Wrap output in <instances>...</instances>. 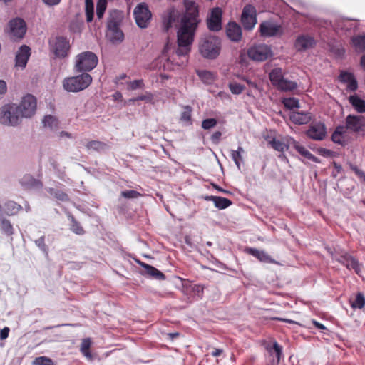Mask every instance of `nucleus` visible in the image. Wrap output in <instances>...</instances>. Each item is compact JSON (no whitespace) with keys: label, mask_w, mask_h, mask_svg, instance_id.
<instances>
[{"label":"nucleus","mask_w":365,"mask_h":365,"mask_svg":"<svg viewBox=\"0 0 365 365\" xmlns=\"http://www.w3.org/2000/svg\"><path fill=\"white\" fill-rule=\"evenodd\" d=\"M184 11L180 17L177 32L178 48L176 54L185 56L190 51V46L194 41V36L199 24V6L195 0H182Z\"/></svg>","instance_id":"1"},{"label":"nucleus","mask_w":365,"mask_h":365,"mask_svg":"<svg viewBox=\"0 0 365 365\" xmlns=\"http://www.w3.org/2000/svg\"><path fill=\"white\" fill-rule=\"evenodd\" d=\"M198 47L202 57L215 59L220 53L221 40L216 36L204 35L200 39Z\"/></svg>","instance_id":"2"},{"label":"nucleus","mask_w":365,"mask_h":365,"mask_svg":"<svg viewBox=\"0 0 365 365\" xmlns=\"http://www.w3.org/2000/svg\"><path fill=\"white\" fill-rule=\"evenodd\" d=\"M328 252L330 254L333 259L345 266L349 271H354L359 274L362 271V265L354 257L349 255L344 250L339 247L327 248Z\"/></svg>","instance_id":"3"},{"label":"nucleus","mask_w":365,"mask_h":365,"mask_svg":"<svg viewBox=\"0 0 365 365\" xmlns=\"http://www.w3.org/2000/svg\"><path fill=\"white\" fill-rule=\"evenodd\" d=\"M92 76L83 73L75 76L65 78L62 82L63 88L68 92L77 93L88 88L92 83Z\"/></svg>","instance_id":"4"},{"label":"nucleus","mask_w":365,"mask_h":365,"mask_svg":"<svg viewBox=\"0 0 365 365\" xmlns=\"http://www.w3.org/2000/svg\"><path fill=\"white\" fill-rule=\"evenodd\" d=\"M98 62L97 56L91 51L79 53L75 58L74 71L78 73H87L94 69Z\"/></svg>","instance_id":"5"},{"label":"nucleus","mask_w":365,"mask_h":365,"mask_svg":"<svg viewBox=\"0 0 365 365\" xmlns=\"http://www.w3.org/2000/svg\"><path fill=\"white\" fill-rule=\"evenodd\" d=\"M17 104L9 103L0 108V123L6 126L18 125L22 118Z\"/></svg>","instance_id":"6"},{"label":"nucleus","mask_w":365,"mask_h":365,"mask_svg":"<svg viewBox=\"0 0 365 365\" xmlns=\"http://www.w3.org/2000/svg\"><path fill=\"white\" fill-rule=\"evenodd\" d=\"M136 24L141 29L148 26L152 14L145 3H140L136 6L133 11Z\"/></svg>","instance_id":"7"},{"label":"nucleus","mask_w":365,"mask_h":365,"mask_svg":"<svg viewBox=\"0 0 365 365\" xmlns=\"http://www.w3.org/2000/svg\"><path fill=\"white\" fill-rule=\"evenodd\" d=\"M248 57L255 61H264L272 56L271 48L266 44L250 47L247 51Z\"/></svg>","instance_id":"8"},{"label":"nucleus","mask_w":365,"mask_h":365,"mask_svg":"<svg viewBox=\"0 0 365 365\" xmlns=\"http://www.w3.org/2000/svg\"><path fill=\"white\" fill-rule=\"evenodd\" d=\"M36 99L34 96L31 94L25 96L20 104L17 105L21 118L31 117L36 112Z\"/></svg>","instance_id":"9"},{"label":"nucleus","mask_w":365,"mask_h":365,"mask_svg":"<svg viewBox=\"0 0 365 365\" xmlns=\"http://www.w3.org/2000/svg\"><path fill=\"white\" fill-rule=\"evenodd\" d=\"M257 11L252 4H246L241 14V23L245 30H252L257 24Z\"/></svg>","instance_id":"10"},{"label":"nucleus","mask_w":365,"mask_h":365,"mask_svg":"<svg viewBox=\"0 0 365 365\" xmlns=\"http://www.w3.org/2000/svg\"><path fill=\"white\" fill-rule=\"evenodd\" d=\"M26 32V24L24 19L14 18L9 22V34L14 41L21 39Z\"/></svg>","instance_id":"11"},{"label":"nucleus","mask_w":365,"mask_h":365,"mask_svg":"<svg viewBox=\"0 0 365 365\" xmlns=\"http://www.w3.org/2000/svg\"><path fill=\"white\" fill-rule=\"evenodd\" d=\"M51 43L52 51L56 57L63 58L68 56L70 43L67 38L57 36Z\"/></svg>","instance_id":"12"},{"label":"nucleus","mask_w":365,"mask_h":365,"mask_svg":"<svg viewBox=\"0 0 365 365\" xmlns=\"http://www.w3.org/2000/svg\"><path fill=\"white\" fill-rule=\"evenodd\" d=\"M178 282H175L177 287L181 289L182 291L186 294L193 293L195 295L201 297V294L203 292V287L200 284H193L188 279H182L179 277H175Z\"/></svg>","instance_id":"13"},{"label":"nucleus","mask_w":365,"mask_h":365,"mask_svg":"<svg viewBox=\"0 0 365 365\" xmlns=\"http://www.w3.org/2000/svg\"><path fill=\"white\" fill-rule=\"evenodd\" d=\"M306 135L310 139L314 140H322L327 135V128L324 123L312 122L309 129L306 131Z\"/></svg>","instance_id":"14"},{"label":"nucleus","mask_w":365,"mask_h":365,"mask_svg":"<svg viewBox=\"0 0 365 365\" xmlns=\"http://www.w3.org/2000/svg\"><path fill=\"white\" fill-rule=\"evenodd\" d=\"M222 11L220 8L212 9L210 16L207 20V27L210 31H218L222 29Z\"/></svg>","instance_id":"15"},{"label":"nucleus","mask_w":365,"mask_h":365,"mask_svg":"<svg viewBox=\"0 0 365 365\" xmlns=\"http://www.w3.org/2000/svg\"><path fill=\"white\" fill-rule=\"evenodd\" d=\"M281 26L271 21H263L259 26V33L263 37L276 36L281 33Z\"/></svg>","instance_id":"16"},{"label":"nucleus","mask_w":365,"mask_h":365,"mask_svg":"<svg viewBox=\"0 0 365 365\" xmlns=\"http://www.w3.org/2000/svg\"><path fill=\"white\" fill-rule=\"evenodd\" d=\"M364 119L362 116L349 115L346 118V128L349 130L358 133L364 125Z\"/></svg>","instance_id":"17"},{"label":"nucleus","mask_w":365,"mask_h":365,"mask_svg":"<svg viewBox=\"0 0 365 365\" xmlns=\"http://www.w3.org/2000/svg\"><path fill=\"white\" fill-rule=\"evenodd\" d=\"M315 43L313 37L308 35H301L296 39L294 46L298 51H304L313 48Z\"/></svg>","instance_id":"18"},{"label":"nucleus","mask_w":365,"mask_h":365,"mask_svg":"<svg viewBox=\"0 0 365 365\" xmlns=\"http://www.w3.org/2000/svg\"><path fill=\"white\" fill-rule=\"evenodd\" d=\"M226 34L232 41L239 42L242 38V29L236 22H229L226 29Z\"/></svg>","instance_id":"19"},{"label":"nucleus","mask_w":365,"mask_h":365,"mask_svg":"<svg viewBox=\"0 0 365 365\" xmlns=\"http://www.w3.org/2000/svg\"><path fill=\"white\" fill-rule=\"evenodd\" d=\"M31 49L26 45L21 46L16 55V66L24 68L26 66L27 61L30 56Z\"/></svg>","instance_id":"20"},{"label":"nucleus","mask_w":365,"mask_h":365,"mask_svg":"<svg viewBox=\"0 0 365 365\" xmlns=\"http://www.w3.org/2000/svg\"><path fill=\"white\" fill-rule=\"evenodd\" d=\"M245 252L255 258H257L259 261L264 263H275L274 259H273L265 251L259 250L253 247H245Z\"/></svg>","instance_id":"21"},{"label":"nucleus","mask_w":365,"mask_h":365,"mask_svg":"<svg viewBox=\"0 0 365 365\" xmlns=\"http://www.w3.org/2000/svg\"><path fill=\"white\" fill-rule=\"evenodd\" d=\"M21 208V205L14 201H8L4 205H0V218L4 217V215H14Z\"/></svg>","instance_id":"22"},{"label":"nucleus","mask_w":365,"mask_h":365,"mask_svg":"<svg viewBox=\"0 0 365 365\" xmlns=\"http://www.w3.org/2000/svg\"><path fill=\"white\" fill-rule=\"evenodd\" d=\"M123 19V13L119 10H112L110 12L109 17L108 19L107 22V28L109 29H116L117 27H120V25Z\"/></svg>","instance_id":"23"},{"label":"nucleus","mask_w":365,"mask_h":365,"mask_svg":"<svg viewBox=\"0 0 365 365\" xmlns=\"http://www.w3.org/2000/svg\"><path fill=\"white\" fill-rule=\"evenodd\" d=\"M289 118L296 125H304L311 120L312 114L308 112H293Z\"/></svg>","instance_id":"24"},{"label":"nucleus","mask_w":365,"mask_h":365,"mask_svg":"<svg viewBox=\"0 0 365 365\" xmlns=\"http://www.w3.org/2000/svg\"><path fill=\"white\" fill-rule=\"evenodd\" d=\"M267 349L270 356L272 357V363L274 365L278 364L282 356V347L277 341H274L272 346H267Z\"/></svg>","instance_id":"25"},{"label":"nucleus","mask_w":365,"mask_h":365,"mask_svg":"<svg viewBox=\"0 0 365 365\" xmlns=\"http://www.w3.org/2000/svg\"><path fill=\"white\" fill-rule=\"evenodd\" d=\"M205 199L207 200L212 201L215 206L220 210L225 209L232 205V201L230 200L222 197L207 196Z\"/></svg>","instance_id":"26"},{"label":"nucleus","mask_w":365,"mask_h":365,"mask_svg":"<svg viewBox=\"0 0 365 365\" xmlns=\"http://www.w3.org/2000/svg\"><path fill=\"white\" fill-rule=\"evenodd\" d=\"M349 101L354 108L359 113H365V101L360 98L358 96H351Z\"/></svg>","instance_id":"27"},{"label":"nucleus","mask_w":365,"mask_h":365,"mask_svg":"<svg viewBox=\"0 0 365 365\" xmlns=\"http://www.w3.org/2000/svg\"><path fill=\"white\" fill-rule=\"evenodd\" d=\"M21 184L26 188L42 187V183L38 180L35 179L29 175H24L21 178Z\"/></svg>","instance_id":"28"},{"label":"nucleus","mask_w":365,"mask_h":365,"mask_svg":"<svg viewBox=\"0 0 365 365\" xmlns=\"http://www.w3.org/2000/svg\"><path fill=\"white\" fill-rule=\"evenodd\" d=\"M197 74L205 84H212L216 78V75L214 73L206 70H198Z\"/></svg>","instance_id":"29"},{"label":"nucleus","mask_w":365,"mask_h":365,"mask_svg":"<svg viewBox=\"0 0 365 365\" xmlns=\"http://www.w3.org/2000/svg\"><path fill=\"white\" fill-rule=\"evenodd\" d=\"M83 145L88 150H93L100 152L105 150L107 148V145L99 140H91L86 143H83Z\"/></svg>","instance_id":"30"},{"label":"nucleus","mask_w":365,"mask_h":365,"mask_svg":"<svg viewBox=\"0 0 365 365\" xmlns=\"http://www.w3.org/2000/svg\"><path fill=\"white\" fill-rule=\"evenodd\" d=\"M107 35L113 43L121 42L124 38V34L120 27L108 29Z\"/></svg>","instance_id":"31"},{"label":"nucleus","mask_w":365,"mask_h":365,"mask_svg":"<svg viewBox=\"0 0 365 365\" xmlns=\"http://www.w3.org/2000/svg\"><path fill=\"white\" fill-rule=\"evenodd\" d=\"M269 77L272 84L276 87L284 78L282 69L281 68L272 69L269 73Z\"/></svg>","instance_id":"32"},{"label":"nucleus","mask_w":365,"mask_h":365,"mask_svg":"<svg viewBox=\"0 0 365 365\" xmlns=\"http://www.w3.org/2000/svg\"><path fill=\"white\" fill-rule=\"evenodd\" d=\"M351 42L356 52H365V35L354 36Z\"/></svg>","instance_id":"33"},{"label":"nucleus","mask_w":365,"mask_h":365,"mask_svg":"<svg viewBox=\"0 0 365 365\" xmlns=\"http://www.w3.org/2000/svg\"><path fill=\"white\" fill-rule=\"evenodd\" d=\"M176 16L174 9H170L168 11L167 14L163 17V29L168 31L171 27L175 21Z\"/></svg>","instance_id":"34"},{"label":"nucleus","mask_w":365,"mask_h":365,"mask_svg":"<svg viewBox=\"0 0 365 365\" xmlns=\"http://www.w3.org/2000/svg\"><path fill=\"white\" fill-rule=\"evenodd\" d=\"M276 87L282 91H292L297 88V83L284 78Z\"/></svg>","instance_id":"35"},{"label":"nucleus","mask_w":365,"mask_h":365,"mask_svg":"<svg viewBox=\"0 0 365 365\" xmlns=\"http://www.w3.org/2000/svg\"><path fill=\"white\" fill-rule=\"evenodd\" d=\"M46 190L51 195L53 196L58 200L62 202H67L69 200V197L68 194H66V192L61 190L50 187L48 188Z\"/></svg>","instance_id":"36"},{"label":"nucleus","mask_w":365,"mask_h":365,"mask_svg":"<svg viewBox=\"0 0 365 365\" xmlns=\"http://www.w3.org/2000/svg\"><path fill=\"white\" fill-rule=\"evenodd\" d=\"M296 150L303 157L306 158L308 160H310L314 163H319L320 160L318 158L314 156L312 153H311L305 147L300 145Z\"/></svg>","instance_id":"37"},{"label":"nucleus","mask_w":365,"mask_h":365,"mask_svg":"<svg viewBox=\"0 0 365 365\" xmlns=\"http://www.w3.org/2000/svg\"><path fill=\"white\" fill-rule=\"evenodd\" d=\"M44 127L48 128L51 130H56L58 128V120L53 115H46L43 120Z\"/></svg>","instance_id":"38"},{"label":"nucleus","mask_w":365,"mask_h":365,"mask_svg":"<svg viewBox=\"0 0 365 365\" xmlns=\"http://www.w3.org/2000/svg\"><path fill=\"white\" fill-rule=\"evenodd\" d=\"M85 11L86 21L91 22L94 16V6L93 0H85Z\"/></svg>","instance_id":"39"},{"label":"nucleus","mask_w":365,"mask_h":365,"mask_svg":"<svg viewBox=\"0 0 365 365\" xmlns=\"http://www.w3.org/2000/svg\"><path fill=\"white\" fill-rule=\"evenodd\" d=\"M1 231L6 235L10 236L14 233V228L10 221L4 217L0 218Z\"/></svg>","instance_id":"40"},{"label":"nucleus","mask_w":365,"mask_h":365,"mask_svg":"<svg viewBox=\"0 0 365 365\" xmlns=\"http://www.w3.org/2000/svg\"><path fill=\"white\" fill-rule=\"evenodd\" d=\"M365 306V297L361 292H358L355 299L351 302V307L354 309H362Z\"/></svg>","instance_id":"41"},{"label":"nucleus","mask_w":365,"mask_h":365,"mask_svg":"<svg viewBox=\"0 0 365 365\" xmlns=\"http://www.w3.org/2000/svg\"><path fill=\"white\" fill-rule=\"evenodd\" d=\"M107 0H98L96 4V16L97 19H101L103 18V14L107 8Z\"/></svg>","instance_id":"42"},{"label":"nucleus","mask_w":365,"mask_h":365,"mask_svg":"<svg viewBox=\"0 0 365 365\" xmlns=\"http://www.w3.org/2000/svg\"><path fill=\"white\" fill-rule=\"evenodd\" d=\"M192 108L190 106H183V111L181 113L180 115V120L182 122H189L190 124H192L191 123V115H192Z\"/></svg>","instance_id":"43"},{"label":"nucleus","mask_w":365,"mask_h":365,"mask_svg":"<svg viewBox=\"0 0 365 365\" xmlns=\"http://www.w3.org/2000/svg\"><path fill=\"white\" fill-rule=\"evenodd\" d=\"M269 144L271 145L272 148L275 150L279 152H284L286 150L287 145L284 142H282L276 138H273L272 140L269 142Z\"/></svg>","instance_id":"44"},{"label":"nucleus","mask_w":365,"mask_h":365,"mask_svg":"<svg viewBox=\"0 0 365 365\" xmlns=\"http://www.w3.org/2000/svg\"><path fill=\"white\" fill-rule=\"evenodd\" d=\"M32 365H53V360L47 356L36 357L32 361Z\"/></svg>","instance_id":"45"},{"label":"nucleus","mask_w":365,"mask_h":365,"mask_svg":"<svg viewBox=\"0 0 365 365\" xmlns=\"http://www.w3.org/2000/svg\"><path fill=\"white\" fill-rule=\"evenodd\" d=\"M229 88H230V91L232 92V93H233L235 95H239L243 92L245 87V86H243L240 83H238L236 82H231L229 83Z\"/></svg>","instance_id":"46"},{"label":"nucleus","mask_w":365,"mask_h":365,"mask_svg":"<svg viewBox=\"0 0 365 365\" xmlns=\"http://www.w3.org/2000/svg\"><path fill=\"white\" fill-rule=\"evenodd\" d=\"M35 245L46 255H48V248L45 243V236H41L34 241Z\"/></svg>","instance_id":"47"},{"label":"nucleus","mask_w":365,"mask_h":365,"mask_svg":"<svg viewBox=\"0 0 365 365\" xmlns=\"http://www.w3.org/2000/svg\"><path fill=\"white\" fill-rule=\"evenodd\" d=\"M217 123L215 118H207L202 120V128L204 130H209L214 128Z\"/></svg>","instance_id":"48"},{"label":"nucleus","mask_w":365,"mask_h":365,"mask_svg":"<svg viewBox=\"0 0 365 365\" xmlns=\"http://www.w3.org/2000/svg\"><path fill=\"white\" fill-rule=\"evenodd\" d=\"M136 262L140 265H141L143 267H144L145 269V274H163L160 271L158 270L155 267H152V266H150V265H149L148 264L141 262L139 260H136Z\"/></svg>","instance_id":"49"},{"label":"nucleus","mask_w":365,"mask_h":365,"mask_svg":"<svg viewBox=\"0 0 365 365\" xmlns=\"http://www.w3.org/2000/svg\"><path fill=\"white\" fill-rule=\"evenodd\" d=\"M354 78L353 73L346 71H342L339 75V80L342 83H349Z\"/></svg>","instance_id":"50"},{"label":"nucleus","mask_w":365,"mask_h":365,"mask_svg":"<svg viewBox=\"0 0 365 365\" xmlns=\"http://www.w3.org/2000/svg\"><path fill=\"white\" fill-rule=\"evenodd\" d=\"M71 230H72V232H73L74 233H76L77 235H83L84 233L83 228L73 218H72Z\"/></svg>","instance_id":"51"},{"label":"nucleus","mask_w":365,"mask_h":365,"mask_svg":"<svg viewBox=\"0 0 365 365\" xmlns=\"http://www.w3.org/2000/svg\"><path fill=\"white\" fill-rule=\"evenodd\" d=\"M140 194L135 190H125L121 192V196L128 199L137 198Z\"/></svg>","instance_id":"52"},{"label":"nucleus","mask_w":365,"mask_h":365,"mask_svg":"<svg viewBox=\"0 0 365 365\" xmlns=\"http://www.w3.org/2000/svg\"><path fill=\"white\" fill-rule=\"evenodd\" d=\"M143 86H144V83H143V81L141 79L134 80L129 83V88L133 91L136 90L138 88H141L143 87Z\"/></svg>","instance_id":"53"},{"label":"nucleus","mask_w":365,"mask_h":365,"mask_svg":"<svg viewBox=\"0 0 365 365\" xmlns=\"http://www.w3.org/2000/svg\"><path fill=\"white\" fill-rule=\"evenodd\" d=\"M284 106L289 108H299V101L294 98H290L285 100Z\"/></svg>","instance_id":"54"},{"label":"nucleus","mask_w":365,"mask_h":365,"mask_svg":"<svg viewBox=\"0 0 365 365\" xmlns=\"http://www.w3.org/2000/svg\"><path fill=\"white\" fill-rule=\"evenodd\" d=\"M231 157L234 160L235 165L238 168H240V161L242 160V155L239 153V152H235V150H232Z\"/></svg>","instance_id":"55"},{"label":"nucleus","mask_w":365,"mask_h":365,"mask_svg":"<svg viewBox=\"0 0 365 365\" xmlns=\"http://www.w3.org/2000/svg\"><path fill=\"white\" fill-rule=\"evenodd\" d=\"M331 140L334 143L341 145L344 143V136L339 133H333L331 135Z\"/></svg>","instance_id":"56"},{"label":"nucleus","mask_w":365,"mask_h":365,"mask_svg":"<svg viewBox=\"0 0 365 365\" xmlns=\"http://www.w3.org/2000/svg\"><path fill=\"white\" fill-rule=\"evenodd\" d=\"M91 346V340L90 338H86L82 340L81 344V351H87L90 349Z\"/></svg>","instance_id":"57"},{"label":"nucleus","mask_w":365,"mask_h":365,"mask_svg":"<svg viewBox=\"0 0 365 365\" xmlns=\"http://www.w3.org/2000/svg\"><path fill=\"white\" fill-rule=\"evenodd\" d=\"M285 143L287 145L286 150H288L289 148H293L296 150L300 145V144L292 138L287 139Z\"/></svg>","instance_id":"58"},{"label":"nucleus","mask_w":365,"mask_h":365,"mask_svg":"<svg viewBox=\"0 0 365 365\" xmlns=\"http://www.w3.org/2000/svg\"><path fill=\"white\" fill-rule=\"evenodd\" d=\"M350 168L360 179L365 180V173L364 171L352 164H350Z\"/></svg>","instance_id":"59"},{"label":"nucleus","mask_w":365,"mask_h":365,"mask_svg":"<svg viewBox=\"0 0 365 365\" xmlns=\"http://www.w3.org/2000/svg\"><path fill=\"white\" fill-rule=\"evenodd\" d=\"M333 166L335 169V171H333L331 173V175L333 178H336L339 173H341L343 170L342 166L338 163H336L335 161L332 163Z\"/></svg>","instance_id":"60"},{"label":"nucleus","mask_w":365,"mask_h":365,"mask_svg":"<svg viewBox=\"0 0 365 365\" xmlns=\"http://www.w3.org/2000/svg\"><path fill=\"white\" fill-rule=\"evenodd\" d=\"M358 88V83L356 78H353L349 83H347V90L350 91H355Z\"/></svg>","instance_id":"61"},{"label":"nucleus","mask_w":365,"mask_h":365,"mask_svg":"<svg viewBox=\"0 0 365 365\" xmlns=\"http://www.w3.org/2000/svg\"><path fill=\"white\" fill-rule=\"evenodd\" d=\"M10 329L9 327H5L0 330V339L4 340L8 338Z\"/></svg>","instance_id":"62"},{"label":"nucleus","mask_w":365,"mask_h":365,"mask_svg":"<svg viewBox=\"0 0 365 365\" xmlns=\"http://www.w3.org/2000/svg\"><path fill=\"white\" fill-rule=\"evenodd\" d=\"M222 133L220 131H216L211 135V140L214 143H218L221 138Z\"/></svg>","instance_id":"63"},{"label":"nucleus","mask_w":365,"mask_h":365,"mask_svg":"<svg viewBox=\"0 0 365 365\" xmlns=\"http://www.w3.org/2000/svg\"><path fill=\"white\" fill-rule=\"evenodd\" d=\"M6 90L7 87L6 82L3 80H0V98L5 94Z\"/></svg>","instance_id":"64"}]
</instances>
